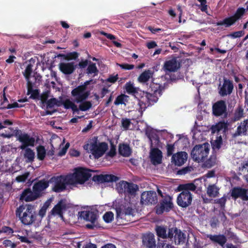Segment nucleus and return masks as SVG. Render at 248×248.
Instances as JSON below:
<instances>
[{
	"label": "nucleus",
	"mask_w": 248,
	"mask_h": 248,
	"mask_svg": "<svg viewBox=\"0 0 248 248\" xmlns=\"http://www.w3.org/2000/svg\"><path fill=\"white\" fill-rule=\"evenodd\" d=\"M67 208L66 200L61 199L53 208L51 212L53 215H58L63 217V211L66 210Z\"/></svg>",
	"instance_id": "5701e85b"
},
{
	"label": "nucleus",
	"mask_w": 248,
	"mask_h": 248,
	"mask_svg": "<svg viewBox=\"0 0 248 248\" xmlns=\"http://www.w3.org/2000/svg\"><path fill=\"white\" fill-rule=\"evenodd\" d=\"M23 150H24L23 156L26 159V162L27 163L33 162L35 158L34 152L30 148H26Z\"/></svg>",
	"instance_id": "72a5a7b5"
},
{
	"label": "nucleus",
	"mask_w": 248,
	"mask_h": 248,
	"mask_svg": "<svg viewBox=\"0 0 248 248\" xmlns=\"http://www.w3.org/2000/svg\"><path fill=\"white\" fill-rule=\"evenodd\" d=\"M98 70H97V67L96 66L95 63L90 62V63L88 65V66L87 68L86 73L88 74H97Z\"/></svg>",
	"instance_id": "c03bdc74"
},
{
	"label": "nucleus",
	"mask_w": 248,
	"mask_h": 248,
	"mask_svg": "<svg viewBox=\"0 0 248 248\" xmlns=\"http://www.w3.org/2000/svg\"><path fill=\"white\" fill-rule=\"evenodd\" d=\"M92 180L95 182L103 183L106 182H116L119 180V178L113 174H100L94 175Z\"/></svg>",
	"instance_id": "aec40b11"
},
{
	"label": "nucleus",
	"mask_w": 248,
	"mask_h": 248,
	"mask_svg": "<svg viewBox=\"0 0 248 248\" xmlns=\"http://www.w3.org/2000/svg\"><path fill=\"white\" fill-rule=\"evenodd\" d=\"M4 246L6 248H15L16 245L13 243L11 240H5L3 242Z\"/></svg>",
	"instance_id": "13d9d810"
},
{
	"label": "nucleus",
	"mask_w": 248,
	"mask_h": 248,
	"mask_svg": "<svg viewBox=\"0 0 248 248\" xmlns=\"http://www.w3.org/2000/svg\"><path fill=\"white\" fill-rule=\"evenodd\" d=\"M117 64L120 67L124 70H132L134 69L135 67L133 64H130L126 63Z\"/></svg>",
	"instance_id": "bf43d9fd"
},
{
	"label": "nucleus",
	"mask_w": 248,
	"mask_h": 248,
	"mask_svg": "<svg viewBox=\"0 0 248 248\" xmlns=\"http://www.w3.org/2000/svg\"><path fill=\"white\" fill-rule=\"evenodd\" d=\"M167 147V155L168 156H172L173 153L174 151V145L172 144H168Z\"/></svg>",
	"instance_id": "6e6d98bb"
},
{
	"label": "nucleus",
	"mask_w": 248,
	"mask_h": 248,
	"mask_svg": "<svg viewBox=\"0 0 248 248\" xmlns=\"http://www.w3.org/2000/svg\"><path fill=\"white\" fill-rule=\"evenodd\" d=\"M30 173L29 172H25L22 175H18L16 178V180L18 182H24L27 179Z\"/></svg>",
	"instance_id": "864d4df0"
},
{
	"label": "nucleus",
	"mask_w": 248,
	"mask_h": 248,
	"mask_svg": "<svg viewBox=\"0 0 248 248\" xmlns=\"http://www.w3.org/2000/svg\"><path fill=\"white\" fill-rule=\"evenodd\" d=\"M222 139L221 136L217 137V139L212 143V148L213 149L219 150L222 145Z\"/></svg>",
	"instance_id": "a18cd8bd"
},
{
	"label": "nucleus",
	"mask_w": 248,
	"mask_h": 248,
	"mask_svg": "<svg viewBox=\"0 0 248 248\" xmlns=\"http://www.w3.org/2000/svg\"><path fill=\"white\" fill-rule=\"evenodd\" d=\"M89 94V92L86 91L84 86H78L71 91V95L74 98V102L77 103L86 100Z\"/></svg>",
	"instance_id": "ddd939ff"
},
{
	"label": "nucleus",
	"mask_w": 248,
	"mask_h": 248,
	"mask_svg": "<svg viewBox=\"0 0 248 248\" xmlns=\"http://www.w3.org/2000/svg\"><path fill=\"white\" fill-rule=\"evenodd\" d=\"M53 182L54 183V185L52 190L56 193H60L65 190L67 185H73L72 179L70 178L69 174L53 176L49 179V183Z\"/></svg>",
	"instance_id": "7ed1b4c3"
},
{
	"label": "nucleus",
	"mask_w": 248,
	"mask_h": 248,
	"mask_svg": "<svg viewBox=\"0 0 248 248\" xmlns=\"http://www.w3.org/2000/svg\"><path fill=\"white\" fill-rule=\"evenodd\" d=\"M177 231H178V229L176 227L169 228L168 233H167V238L170 239L174 238V234Z\"/></svg>",
	"instance_id": "4d7b16f0"
},
{
	"label": "nucleus",
	"mask_w": 248,
	"mask_h": 248,
	"mask_svg": "<svg viewBox=\"0 0 248 248\" xmlns=\"http://www.w3.org/2000/svg\"><path fill=\"white\" fill-rule=\"evenodd\" d=\"M49 180L42 179L34 184L32 190L35 192L39 198H40L43 195V192L49 186Z\"/></svg>",
	"instance_id": "6ab92c4d"
},
{
	"label": "nucleus",
	"mask_w": 248,
	"mask_h": 248,
	"mask_svg": "<svg viewBox=\"0 0 248 248\" xmlns=\"http://www.w3.org/2000/svg\"><path fill=\"white\" fill-rule=\"evenodd\" d=\"M142 242L143 246L146 248H155L156 247L155 235L151 232L143 235Z\"/></svg>",
	"instance_id": "412c9836"
},
{
	"label": "nucleus",
	"mask_w": 248,
	"mask_h": 248,
	"mask_svg": "<svg viewBox=\"0 0 248 248\" xmlns=\"http://www.w3.org/2000/svg\"><path fill=\"white\" fill-rule=\"evenodd\" d=\"M186 239L185 234L179 229L175 232L174 236V241L176 245L184 243Z\"/></svg>",
	"instance_id": "e433bc0d"
},
{
	"label": "nucleus",
	"mask_w": 248,
	"mask_h": 248,
	"mask_svg": "<svg viewBox=\"0 0 248 248\" xmlns=\"http://www.w3.org/2000/svg\"><path fill=\"white\" fill-rule=\"evenodd\" d=\"M116 146L112 142L110 144V149L109 151L108 152V155L110 157H113L116 155Z\"/></svg>",
	"instance_id": "69168bd1"
},
{
	"label": "nucleus",
	"mask_w": 248,
	"mask_h": 248,
	"mask_svg": "<svg viewBox=\"0 0 248 248\" xmlns=\"http://www.w3.org/2000/svg\"><path fill=\"white\" fill-rule=\"evenodd\" d=\"M197 188L196 186L193 183L180 184L177 187L178 191L190 193V191H194Z\"/></svg>",
	"instance_id": "c85d7f7f"
},
{
	"label": "nucleus",
	"mask_w": 248,
	"mask_h": 248,
	"mask_svg": "<svg viewBox=\"0 0 248 248\" xmlns=\"http://www.w3.org/2000/svg\"><path fill=\"white\" fill-rule=\"evenodd\" d=\"M32 65L31 64H29L26 67L25 72L24 73V76L27 80H29L30 79L31 75L32 73Z\"/></svg>",
	"instance_id": "09e8293b"
},
{
	"label": "nucleus",
	"mask_w": 248,
	"mask_h": 248,
	"mask_svg": "<svg viewBox=\"0 0 248 248\" xmlns=\"http://www.w3.org/2000/svg\"><path fill=\"white\" fill-rule=\"evenodd\" d=\"M213 114L216 116H226L227 105L225 101L221 100L217 101L213 105Z\"/></svg>",
	"instance_id": "dca6fc26"
},
{
	"label": "nucleus",
	"mask_w": 248,
	"mask_h": 248,
	"mask_svg": "<svg viewBox=\"0 0 248 248\" xmlns=\"http://www.w3.org/2000/svg\"><path fill=\"white\" fill-rule=\"evenodd\" d=\"M91 170L83 168L76 169L75 172L69 174L72 179L73 186L77 184H83L91 177Z\"/></svg>",
	"instance_id": "423d86ee"
},
{
	"label": "nucleus",
	"mask_w": 248,
	"mask_h": 248,
	"mask_svg": "<svg viewBox=\"0 0 248 248\" xmlns=\"http://www.w3.org/2000/svg\"><path fill=\"white\" fill-rule=\"evenodd\" d=\"M157 248H175L171 244H167L164 242L159 243L158 244Z\"/></svg>",
	"instance_id": "774afa93"
},
{
	"label": "nucleus",
	"mask_w": 248,
	"mask_h": 248,
	"mask_svg": "<svg viewBox=\"0 0 248 248\" xmlns=\"http://www.w3.org/2000/svg\"><path fill=\"white\" fill-rule=\"evenodd\" d=\"M114 218V215L112 212H107L103 217V218L105 222L110 223Z\"/></svg>",
	"instance_id": "de8ad7c7"
},
{
	"label": "nucleus",
	"mask_w": 248,
	"mask_h": 248,
	"mask_svg": "<svg viewBox=\"0 0 248 248\" xmlns=\"http://www.w3.org/2000/svg\"><path fill=\"white\" fill-rule=\"evenodd\" d=\"M244 34V32L242 31H235L231 33L229 36L233 38H239L242 36Z\"/></svg>",
	"instance_id": "338daca9"
},
{
	"label": "nucleus",
	"mask_w": 248,
	"mask_h": 248,
	"mask_svg": "<svg viewBox=\"0 0 248 248\" xmlns=\"http://www.w3.org/2000/svg\"><path fill=\"white\" fill-rule=\"evenodd\" d=\"M236 134L237 135H248V119L245 120L240 124L237 127Z\"/></svg>",
	"instance_id": "7c9ffc66"
},
{
	"label": "nucleus",
	"mask_w": 248,
	"mask_h": 248,
	"mask_svg": "<svg viewBox=\"0 0 248 248\" xmlns=\"http://www.w3.org/2000/svg\"><path fill=\"white\" fill-rule=\"evenodd\" d=\"M153 72L150 70H145L142 72L138 78V81L140 83H145L149 80L152 77Z\"/></svg>",
	"instance_id": "c9c22d12"
},
{
	"label": "nucleus",
	"mask_w": 248,
	"mask_h": 248,
	"mask_svg": "<svg viewBox=\"0 0 248 248\" xmlns=\"http://www.w3.org/2000/svg\"><path fill=\"white\" fill-rule=\"evenodd\" d=\"M124 89L126 92L130 95H133L135 98L139 100V104L140 108H142V104L141 101L143 99L144 91H141L139 88L134 86L133 83L131 81L126 82L124 85Z\"/></svg>",
	"instance_id": "9d476101"
},
{
	"label": "nucleus",
	"mask_w": 248,
	"mask_h": 248,
	"mask_svg": "<svg viewBox=\"0 0 248 248\" xmlns=\"http://www.w3.org/2000/svg\"><path fill=\"white\" fill-rule=\"evenodd\" d=\"M155 231L158 237L163 239L167 238L166 227L163 226H156Z\"/></svg>",
	"instance_id": "58836bf2"
},
{
	"label": "nucleus",
	"mask_w": 248,
	"mask_h": 248,
	"mask_svg": "<svg viewBox=\"0 0 248 248\" xmlns=\"http://www.w3.org/2000/svg\"><path fill=\"white\" fill-rule=\"evenodd\" d=\"M244 110L241 107H239L236 110L234 116L235 118L239 119L243 116Z\"/></svg>",
	"instance_id": "052dcab7"
},
{
	"label": "nucleus",
	"mask_w": 248,
	"mask_h": 248,
	"mask_svg": "<svg viewBox=\"0 0 248 248\" xmlns=\"http://www.w3.org/2000/svg\"><path fill=\"white\" fill-rule=\"evenodd\" d=\"M129 99V96L125 94L121 93L116 98L114 104L116 106L124 105L126 106Z\"/></svg>",
	"instance_id": "473e14b6"
},
{
	"label": "nucleus",
	"mask_w": 248,
	"mask_h": 248,
	"mask_svg": "<svg viewBox=\"0 0 248 248\" xmlns=\"http://www.w3.org/2000/svg\"><path fill=\"white\" fill-rule=\"evenodd\" d=\"M50 93V90H48L44 92L40 96V99L42 103H46L48 100V98L49 96V94Z\"/></svg>",
	"instance_id": "5fc2aeb1"
},
{
	"label": "nucleus",
	"mask_w": 248,
	"mask_h": 248,
	"mask_svg": "<svg viewBox=\"0 0 248 248\" xmlns=\"http://www.w3.org/2000/svg\"><path fill=\"white\" fill-rule=\"evenodd\" d=\"M246 9L244 8H239L237 9L233 17L236 19V20H239L241 17L244 15L246 12Z\"/></svg>",
	"instance_id": "49530a36"
},
{
	"label": "nucleus",
	"mask_w": 248,
	"mask_h": 248,
	"mask_svg": "<svg viewBox=\"0 0 248 248\" xmlns=\"http://www.w3.org/2000/svg\"><path fill=\"white\" fill-rule=\"evenodd\" d=\"M226 201V196H224L220 199L215 200V203L219 204L221 209H224Z\"/></svg>",
	"instance_id": "8fccbe9b"
},
{
	"label": "nucleus",
	"mask_w": 248,
	"mask_h": 248,
	"mask_svg": "<svg viewBox=\"0 0 248 248\" xmlns=\"http://www.w3.org/2000/svg\"><path fill=\"white\" fill-rule=\"evenodd\" d=\"M46 103V108H50L56 105V98H52L48 100Z\"/></svg>",
	"instance_id": "0e129e2a"
},
{
	"label": "nucleus",
	"mask_w": 248,
	"mask_h": 248,
	"mask_svg": "<svg viewBox=\"0 0 248 248\" xmlns=\"http://www.w3.org/2000/svg\"><path fill=\"white\" fill-rule=\"evenodd\" d=\"M157 202L156 193L154 191L143 192L141 195L140 203L142 205L155 204Z\"/></svg>",
	"instance_id": "2eb2a0df"
},
{
	"label": "nucleus",
	"mask_w": 248,
	"mask_h": 248,
	"mask_svg": "<svg viewBox=\"0 0 248 248\" xmlns=\"http://www.w3.org/2000/svg\"><path fill=\"white\" fill-rule=\"evenodd\" d=\"M173 207L172 198L170 196L167 195L156 206V213L158 215H160L164 212H169Z\"/></svg>",
	"instance_id": "9b49d317"
},
{
	"label": "nucleus",
	"mask_w": 248,
	"mask_h": 248,
	"mask_svg": "<svg viewBox=\"0 0 248 248\" xmlns=\"http://www.w3.org/2000/svg\"><path fill=\"white\" fill-rule=\"evenodd\" d=\"M63 106L65 109H68L71 108L73 113L78 112V109L77 105L69 99L63 101Z\"/></svg>",
	"instance_id": "4c0bfd02"
},
{
	"label": "nucleus",
	"mask_w": 248,
	"mask_h": 248,
	"mask_svg": "<svg viewBox=\"0 0 248 248\" xmlns=\"http://www.w3.org/2000/svg\"><path fill=\"white\" fill-rule=\"evenodd\" d=\"M39 198L35 192L28 188L24 189L20 196V200L25 202H32Z\"/></svg>",
	"instance_id": "b1692460"
},
{
	"label": "nucleus",
	"mask_w": 248,
	"mask_h": 248,
	"mask_svg": "<svg viewBox=\"0 0 248 248\" xmlns=\"http://www.w3.org/2000/svg\"><path fill=\"white\" fill-rule=\"evenodd\" d=\"M164 90V85L155 82L154 81L151 82L147 88V91H144L143 99L141 101L144 110L148 107L156 103L158 100L159 97L162 95Z\"/></svg>",
	"instance_id": "f257e3e1"
},
{
	"label": "nucleus",
	"mask_w": 248,
	"mask_h": 248,
	"mask_svg": "<svg viewBox=\"0 0 248 248\" xmlns=\"http://www.w3.org/2000/svg\"><path fill=\"white\" fill-rule=\"evenodd\" d=\"M16 215L24 225L30 226L36 221L38 213L34 205L25 204L20 205L16 208Z\"/></svg>",
	"instance_id": "f03ea898"
},
{
	"label": "nucleus",
	"mask_w": 248,
	"mask_h": 248,
	"mask_svg": "<svg viewBox=\"0 0 248 248\" xmlns=\"http://www.w3.org/2000/svg\"><path fill=\"white\" fill-rule=\"evenodd\" d=\"M233 89V85L232 81L227 79H224V82L222 86L220 88L219 93L224 96L227 94H230Z\"/></svg>",
	"instance_id": "4be33fe9"
},
{
	"label": "nucleus",
	"mask_w": 248,
	"mask_h": 248,
	"mask_svg": "<svg viewBox=\"0 0 248 248\" xmlns=\"http://www.w3.org/2000/svg\"><path fill=\"white\" fill-rule=\"evenodd\" d=\"M227 128V124L224 122H220L213 125L211 127V131L213 133H217L222 129H225Z\"/></svg>",
	"instance_id": "ea45409f"
},
{
	"label": "nucleus",
	"mask_w": 248,
	"mask_h": 248,
	"mask_svg": "<svg viewBox=\"0 0 248 248\" xmlns=\"http://www.w3.org/2000/svg\"><path fill=\"white\" fill-rule=\"evenodd\" d=\"M217 156L215 155H212L203 163V165L207 168H211L216 164Z\"/></svg>",
	"instance_id": "79ce46f5"
},
{
	"label": "nucleus",
	"mask_w": 248,
	"mask_h": 248,
	"mask_svg": "<svg viewBox=\"0 0 248 248\" xmlns=\"http://www.w3.org/2000/svg\"><path fill=\"white\" fill-rule=\"evenodd\" d=\"M108 149V145L105 142H97V138L94 137L91 142V153L94 158L98 159L102 156Z\"/></svg>",
	"instance_id": "1a4fd4ad"
},
{
	"label": "nucleus",
	"mask_w": 248,
	"mask_h": 248,
	"mask_svg": "<svg viewBox=\"0 0 248 248\" xmlns=\"http://www.w3.org/2000/svg\"><path fill=\"white\" fill-rule=\"evenodd\" d=\"M24 105H19L17 102H14L12 104H9L7 106H3V108L4 109H11L15 108H22Z\"/></svg>",
	"instance_id": "680f3d73"
},
{
	"label": "nucleus",
	"mask_w": 248,
	"mask_h": 248,
	"mask_svg": "<svg viewBox=\"0 0 248 248\" xmlns=\"http://www.w3.org/2000/svg\"><path fill=\"white\" fill-rule=\"evenodd\" d=\"M187 159V154L185 152H180L173 154L171 157V162L176 166H181L184 164Z\"/></svg>",
	"instance_id": "393cba45"
},
{
	"label": "nucleus",
	"mask_w": 248,
	"mask_h": 248,
	"mask_svg": "<svg viewBox=\"0 0 248 248\" xmlns=\"http://www.w3.org/2000/svg\"><path fill=\"white\" fill-rule=\"evenodd\" d=\"M150 158L153 164L157 165L160 164L162 158L161 151L158 148L153 149L151 152Z\"/></svg>",
	"instance_id": "bb28decb"
},
{
	"label": "nucleus",
	"mask_w": 248,
	"mask_h": 248,
	"mask_svg": "<svg viewBox=\"0 0 248 248\" xmlns=\"http://www.w3.org/2000/svg\"><path fill=\"white\" fill-rule=\"evenodd\" d=\"M181 63L180 59L172 57L164 62L163 68L166 72H175L180 68Z\"/></svg>",
	"instance_id": "f8f14e48"
},
{
	"label": "nucleus",
	"mask_w": 248,
	"mask_h": 248,
	"mask_svg": "<svg viewBox=\"0 0 248 248\" xmlns=\"http://www.w3.org/2000/svg\"><path fill=\"white\" fill-rule=\"evenodd\" d=\"M79 103L80 104L79 105V108H78V110H80L81 111H85L89 110L92 106L91 102L89 101L85 100L83 102H80Z\"/></svg>",
	"instance_id": "37998d69"
},
{
	"label": "nucleus",
	"mask_w": 248,
	"mask_h": 248,
	"mask_svg": "<svg viewBox=\"0 0 248 248\" xmlns=\"http://www.w3.org/2000/svg\"><path fill=\"white\" fill-rule=\"evenodd\" d=\"M119 153L124 157H128L132 154V150L129 144L126 143H122L119 145Z\"/></svg>",
	"instance_id": "c756f323"
},
{
	"label": "nucleus",
	"mask_w": 248,
	"mask_h": 248,
	"mask_svg": "<svg viewBox=\"0 0 248 248\" xmlns=\"http://www.w3.org/2000/svg\"><path fill=\"white\" fill-rule=\"evenodd\" d=\"M78 215L80 218L91 222V223L86 225V228L93 230L101 228V226L97 221L98 216L96 212L86 210L79 212Z\"/></svg>",
	"instance_id": "6e6552de"
},
{
	"label": "nucleus",
	"mask_w": 248,
	"mask_h": 248,
	"mask_svg": "<svg viewBox=\"0 0 248 248\" xmlns=\"http://www.w3.org/2000/svg\"><path fill=\"white\" fill-rule=\"evenodd\" d=\"M116 219L119 225H126L133 222L132 218L134 217V210L130 207L116 208Z\"/></svg>",
	"instance_id": "39448f33"
},
{
	"label": "nucleus",
	"mask_w": 248,
	"mask_h": 248,
	"mask_svg": "<svg viewBox=\"0 0 248 248\" xmlns=\"http://www.w3.org/2000/svg\"><path fill=\"white\" fill-rule=\"evenodd\" d=\"M6 233L8 234H12L14 232L13 229L10 227L3 226L0 230V233Z\"/></svg>",
	"instance_id": "e2e57ef3"
},
{
	"label": "nucleus",
	"mask_w": 248,
	"mask_h": 248,
	"mask_svg": "<svg viewBox=\"0 0 248 248\" xmlns=\"http://www.w3.org/2000/svg\"><path fill=\"white\" fill-rule=\"evenodd\" d=\"M209 150V144L208 143L196 145L191 151V157L197 162H203L208 156Z\"/></svg>",
	"instance_id": "20e7f679"
},
{
	"label": "nucleus",
	"mask_w": 248,
	"mask_h": 248,
	"mask_svg": "<svg viewBox=\"0 0 248 248\" xmlns=\"http://www.w3.org/2000/svg\"><path fill=\"white\" fill-rule=\"evenodd\" d=\"M37 158L41 161L44 160L46 155V150L43 145H39L36 148Z\"/></svg>",
	"instance_id": "a19ab883"
},
{
	"label": "nucleus",
	"mask_w": 248,
	"mask_h": 248,
	"mask_svg": "<svg viewBox=\"0 0 248 248\" xmlns=\"http://www.w3.org/2000/svg\"><path fill=\"white\" fill-rule=\"evenodd\" d=\"M15 136L17 138L19 141L21 143V145L19 147L21 150L29 148V146L34 147L35 142H37L39 139L37 138V139L35 140L34 137H31L26 133H22L21 130L19 129L15 130Z\"/></svg>",
	"instance_id": "0eeeda50"
},
{
	"label": "nucleus",
	"mask_w": 248,
	"mask_h": 248,
	"mask_svg": "<svg viewBox=\"0 0 248 248\" xmlns=\"http://www.w3.org/2000/svg\"><path fill=\"white\" fill-rule=\"evenodd\" d=\"M248 189L240 186H235L231 190V195L232 198L236 200L240 198L243 201H248Z\"/></svg>",
	"instance_id": "a211bd4d"
},
{
	"label": "nucleus",
	"mask_w": 248,
	"mask_h": 248,
	"mask_svg": "<svg viewBox=\"0 0 248 248\" xmlns=\"http://www.w3.org/2000/svg\"><path fill=\"white\" fill-rule=\"evenodd\" d=\"M207 237L212 242L218 244L221 247H223L227 241L226 237L223 234H208Z\"/></svg>",
	"instance_id": "cd10ccee"
},
{
	"label": "nucleus",
	"mask_w": 248,
	"mask_h": 248,
	"mask_svg": "<svg viewBox=\"0 0 248 248\" xmlns=\"http://www.w3.org/2000/svg\"><path fill=\"white\" fill-rule=\"evenodd\" d=\"M131 124L130 120L127 118H123L122 120V125L125 130H128Z\"/></svg>",
	"instance_id": "603ef678"
},
{
	"label": "nucleus",
	"mask_w": 248,
	"mask_h": 248,
	"mask_svg": "<svg viewBox=\"0 0 248 248\" xmlns=\"http://www.w3.org/2000/svg\"><path fill=\"white\" fill-rule=\"evenodd\" d=\"M79 54L76 51L70 52L66 54L65 60H76L78 57Z\"/></svg>",
	"instance_id": "3c124183"
},
{
	"label": "nucleus",
	"mask_w": 248,
	"mask_h": 248,
	"mask_svg": "<svg viewBox=\"0 0 248 248\" xmlns=\"http://www.w3.org/2000/svg\"><path fill=\"white\" fill-rule=\"evenodd\" d=\"M77 65H75L74 62H61L59 64L60 71L65 75H70L75 70Z\"/></svg>",
	"instance_id": "a878e982"
},
{
	"label": "nucleus",
	"mask_w": 248,
	"mask_h": 248,
	"mask_svg": "<svg viewBox=\"0 0 248 248\" xmlns=\"http://www.w3.org/2000/svg\"><path fill=\"white\" fill-rule=\"evenodd\" d=\"M192 201V195L191 193L181 192L177 198V204L183 208L189 206Z\"/></svg>",
	"instance_id": "f3484780"
},
{
	"label": "nucleus",
	"mask_w": 248,
	"mask_h": 248,
	"mask_svg": "<svg viewBox=\"0 0 248 248\" xmlns=\"http://www.w3.org/2000/svg\"><path fill=\"white\" fill-rule=\"evenodd\" d=\"M236 21V19H235V18L232 16H231L224 18L222 21H218L216 23V24L217 26L225 25L226 27H229L233 25Z\"/></svg>",
	"instance_id": "f704fd0d"
},
{
	"label": "nucleus",
	"mask_w": 248,
	"mask_h": 248,
	"mask_svg": "<svg viewBox=\"0 0 248 248\" xmlns=\"http://www.w3.org/2000/svg\"><path fill=\"white\" fill-rule=\"evenodd\" d=\"M121 186L125 196L129 198L135 197L137 191L139 190L138 186L133 183L123 181Z\"/></svg>",
	"instance_id": "4468645a"
},
{
	"label": "nucleus",
	"mask_w": 248,
	"mask_h": 248,
	"mask_svg": "<svg viewBox=\"0 0 248 248\" xmlns=\"http://www.w3.org/2000/svg\"><path fill=\"white\" fill-rule=\"evenodd\" d=\"M219 188L215 185H209L207 187L206 193L211 198H215L219 195Z\"/></svg>",
	"instance_id": "2f4dec72"
}]
</instances>
